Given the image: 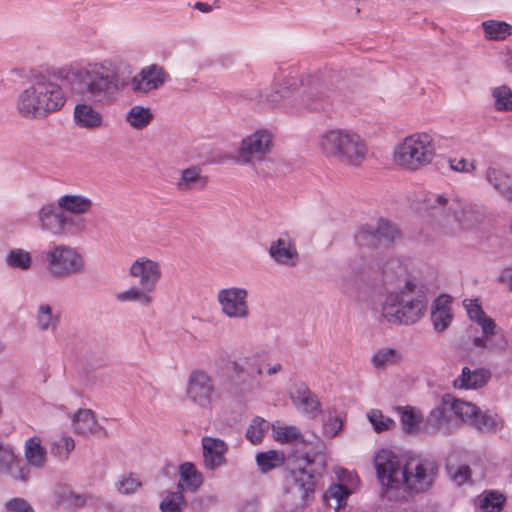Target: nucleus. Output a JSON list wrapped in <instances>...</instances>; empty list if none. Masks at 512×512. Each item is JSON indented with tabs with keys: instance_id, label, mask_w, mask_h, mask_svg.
<instances>
[{
	"instance_id": "obj_1",
	"label": "nucleus",
	"mask_w": 512,
	"mask_h": 512,
	"mask_svg": "<svg viewBox=\"0 0 512 512\" xmlns=\"http://www.w3.org/2000/svg\"><path fill=\"white\" fill-rule=\"evenodd\" d=\"M61 75L78 99L72 114L75 126L87 131L104 129L107 119L99 105L114 103L128 84L117 75L114 61L103 59L71 65L62 69Z\"/></svg>"
},
{
	"instance_id": "obj_2",
	"label": "nucleus",
	"mask_w": 512,
	"mask_h": 512,
	"mask_svg": "<svg viewBox=\"0 0 512 512\" xmlns=\"http://www.w3.org/2000/svg\"><path fill=\"white\" fill-rule=\"evenodd\" d=\"M382 493L390 500L397 499L402 491L421 492L434 482L436 466L427 460L410 459L403 463L392 450H378L373 458Z\"/></svg>"
},
{
	"instance_id": "obj_3",
	"label": "nucleus",
	"mask_w": 512,
	"mask_h": 512,
	"mask_svg": "<svg viewBox=\"0 0 512 512\" xmlns=\"http://www.w3.org/2000/svg\"><path fill=\"white\" fill-rule=\"evenodd\" d=\"M421 209L440 227L468 228L485 216L483 205L461 199L453 193L428 192Z\"/></svg>"
},
{
	"instance_id": "obj_4",
	"label": "nucleus",
	"mask_w": 512,
	"mask_h": 512,
	"mask_svg": "<svg viewBox=\"0 0 512 512\" xmlns=\"http://www.w3.org/2000/svg\"><path fill=\"white\" fill-rule=\"evenodd\" d=\"M316 147L328 160L349 167L361 166L368 155L365 139L348 128L324 130L317 136Z\"/></svg>"
},
{
	"instance_id": "obj_5",
	"label": "nucleus",
	"mask_w": 512,
	"mask_h": 512,
	"mask_svg": "<svg viewBox=\"0 0 512 512\" xmlns=\"http://www.w3.org/2000/svg\"><path fill=\"white\" fill-rule=\"evenodd\" d=\"M66 102L62 87L46 78L37 79L17 97L18 113L28 119H41L60 110Z\"/></svg>"
},
{
	"instance_id": "obj_6",
	"label": "nucleus",
	"mask_w": 512,
	"mask_h": 512,
	"mask_svg": "<svg viewBox=\"0 0 512 512\" xmlns=\"http://www.w3.org/2000/svg\"><path fill=\"white\" fill-rule=\"evenodd\" d=\"M437 156L435 137L427 131H415L393 147L392 161L400 170L418 172L433 164Z\"/></svg>"
},
{
	"instance_id": "obj_7",
	"label": "nucleus",
	"mask_w": 512,
	"mask_h": 512,
	"mask_svg": "<svg viewBox=\"0 0 512 512\" xmlns=\"http://www.w3.org/2000/svg\"><path fill=\"white\" fill-rule=\"evenodd\" d=\"M417 285L408 280L399 291L386 295L382 304L383 318L392 324L411 325L419 321L427 308V299L424 294H414Z\"/></svg>"
},
{
	"instance_id": "obj_8",
	"label": "nucleus",
	"mask_w": 512,
	"mask_h": 512,
	"mask_svg": "<svg viewBox=\"0 0 512 512\" xmlns=\"http://www.w3.org/2000/svg\"><path fill=\"white\" fill-rule=\"evenodd\" d=\"M463 307L469 320L481 329V335L475 336L471 340L473 346L485 352H504L508 347L507 338L499 332L495 321L484 312L480 301L478 299H465Z\"/></svg>"
},
{
	"instance_id": "obj_9",
	"label": "nucleus",
	"mask_w": 512,
	"mask_h": 512,
	"mask_svg": "<svg viewBox=\"0 0 512 512\" xmlns=\"http://www.w3.org/2000/svg\"><path fill=\"white\" fill-rule=\"evenodd\" d=\"M46 269L55 279H63L85 272L86 262L83 254L76 248L64 243H53L43 252Z\"/></svg>"
},
{
	"instance_id": "obj_10",
	"label": "nucleus",
	"mask_w": 512,
	"mask_h": 512,
	"mask_svg": "<svg viewBox=\"0 0 512 512\" xmlns=\"http://www.w3.org/2000/svg\"><path fill=\"white\" fill-rule=\"evenodd\" d=\"M296 463V468L291 471L292 482L289 484L288 493L298 500L296 506H303L313 495L314 478L322 473L324 464L317 463L308 453L299 456Z\"/></svg>"
},
{
	"instance_id": "obj_11",
	"label": "nucleus",
	"mask_w": 512,
	"mask_h": 512,
	"mask_svg": "<svg viewBox=\"0 0 512 512\" xmlns=\"http://www.w3.org/2000/svg\"><path fill=\"white\" fill-rule=\"evenodd\" d=\"M221 315L229 320L244 321L251 315L249 291L242 286H227L217 291Z\"/></svg>"
},
{
	"instance_id": "obj_12",
	"label": "nucleus",
	"mask_w": 512,
	"mask_h": 512,
	"mask_svg": "<svg viewBox=\"0 0 512 512\" xmlns=\"http://www.w3.org/2000/svg\"><path fill=\"white\" fill-rule=\"evenodd\" d=\"M37 220L40 230L54 237L69 234L71 228L80 223L74 216L64 213L57 201L43 204L37 212Z\"/></svg>"
},
{
	"instance_id": "obj_13",
	"label": "nucleus",
	"mask_w": 512,
	"mask_h": 512,
	"mask_svg": "<svg viewBox=\"0 0 512 512\" xmlns=\"http://www.w3.org/2000/svg\"><path fill=\"white\" fill-rule=\"evenodd\" d=\"M273 147V134L269 129L260 128L242 138L238 156L245 164L255 165L265 161Z\"/></svg>"
},
{
	"instance_id": "obj_14",
	"label": "nucleus",
	"mask_w": 512,
	"mask_h": 512,
	"mask_svg": "<svg viewBox=\"0 0 512 512\" xmlns=\"http://www.w3.org/2000/svg\"><path fill=\"white\" fill-rule=\"evenodd\" d=\"M216 395L212 376L204 370H194L187 379L186 396L196 406L211 409Z\"/></svg>"
},
{
	"instance_id": "obj_15",
	"label": "nucleus",
	"mask_w": 512,
	"mask_h": 512,
	"mask_svg": "<svg viewBox=\"0 0 512 512\" xmlns=\"http://www.w3.org/2000/svg\"><path fill=\"white\" fill-rule=\"evenodd\" d=\"M246 366H252L248 357L246 358L245 364L233 361L231 368L233 373L237 376V381L234 385L235 395L240 399L248 400L255 398L262 392L263 385L260 378L263 374V370L258 366L255 374L244 375Z\"/></svg>"
},
{
	"instance_id": "obj_16",
	"label": "nucleus",
	"mask_w": 512,
	"mask_h": 512,
	"mask_svg": "<svg viewBox=\"0 0 512 512\" xmlns=\"http://www.w3.org/2000/svg\"><path fill=\"white\" fill-rule=\"evenodd\" d=\"M128 273L138 280L140 286L152 293L155 292L163 274L161 263L147 256L136 258L131 263Z\"/></svg>"
},
{
	"instance_id": "obj_17",
	"label": "nucleus",
	"mask_w": 512,
	"mask_h": 512,
	"mask_svg": "<svg viewBox=\"0 0 512 512\" xmlns=\"http://www.w3.org/2000/svg\"><path fill=\"white\" fill-rule=\"evenodd\" d=\"M168 73L157 64L148 65L131 78V89L135 93L148 94L161 88L168 79Z\"/></svg>"
},
{
	"instance_id": "obj_18",
	"label": "nucleus",
	"mask_w": 512,
	"mask_h": 512,
	"mask_svg": "<svg viewBox=\"0 0 512 512\" xmlns=\"http://www.w3.org/2000/svg\"><path fill=\"white\" fill-rule=\"evenodd\" d=\"M289 398L297 411L314 419L321 412L317 396L304 382H295L289 389Z\"/></svg>"
},
{
	"instance_id": "obj_19",
	"label": "nucleus",
	"mask_w": 512,
	"mask_h": 512,
	"mask_svg": "<svg viewBox=\"0 0 512 512\" xmlns=\"http://www.w3.org/2000/svg\"><path fill=\"white\" fill-rule=\"evenodd\" d=\"M328 87L321 82H313L303 88L300 94L298 107L285 105L287 113L296 114L301 110L316 111L322 108L328 98Z\"/></svg>"
},
{
	"instance_id": "obj_20",
	"label": "nucleus",
	"mask_w": 512,
	"mask_h": 512,
	"mask_svg": "<svg viewBox=\"0 0 512 512\" xmlns=\"http://www.w3.org/2000/svg\"><path fill=\"white\" fill-rule=\"evenodd\" d=\"M269 256L279 265L294 267L299 261L295 241L287 234L271 242Z\"/></svg>"
},
{
	"instance_id": "obj_21",
	"label": "nucleus",
	"mask_w": 512,
	"mask_h": 512,
	"mask_svg": "<svg viewBox=\"0 0 512 512\" xmlns=\"http://www.w3.org/2000/svg\"><path fill=\"white\" fill-rule=\"evenodd\" d=\"M0 473H5L17 481H29L28 468L23 467L13 447L3 443H0Z\"/></svg>"
},
{
	"instance_id": "obj_22",
	"label": "nucleus",
	"mask_w": 512,
	"mask_h": 512,
	"mask_svg": "<svg viewBox=\"0 0 512 512\" xmlns=\"http://www.w3.org/2000/svg\"><path fill=\"white\" fill-rule=\"evenodd\" d=\"M25 464L28 468L29 480L32 478V470L43 469L48 461V454L42 440L38 436H33L25 440L23 448Z\"/></svg>"
},
{
	"instance_id": "obj_23",
	"label": "nucleus",
	"mask_w": 512,
	"mask_h": 512,
	"mask_svg": "<svg viewBox=\"0 0 512 512\" xmlns=\"http://www.w3.org/2000/svg\"><path fill=\"white\" fill-rule=\"evenodd\" d=\"M202 448L204 457V466L206 469L214 471L225 463V454L228 450L226 443L214 437H203Z\"/></svg>"
},
{
	"instance_id": "obj_24",
	"label": "nucleus",
	"mask_w": 512,
	"mask_h": 512,
	"mask_svg": "<svg viewBox=\"0 0 512 512\" xmlns=\"http://www.w3.org/2000/svg\"><path fill=\"white\" fill-rule=\"evenodd\" d=\"M431 321L436 332L445 331L453 321L452 298L442 294L433 302Z\"/></svg>"
},
{
	"instance_id": "obj_25",
	"label": "nucleus",
	"mask_w": 512,
	"mask_h": 512,
	"mask_svg": "<svg viewBox=\"0 0 512 512\" xmlns=\"http://www.w3.org/2000/svg\"><path fill=\"white\" fill-rule=\"evenodd\" d=\"M298 86V80L295 77L281 76L273 83L271 93L260 95V98L268 104L276 106L280 104L281 100L288 98Z\"/></svg>"
},
{
	"instance_id": "obj_26",
	"label": "nucleus",
	"mask_w": 512,
	"mask_h": 512,
	"mask_svg": "<svg viewBox=\"0 0 512 512\" xmlns=\"http://www.w3.org/2000/svg\"><path fill=\"white\" fill-rule=\"evenodd\" d=\"M34 320L40 332H54L61 321V313L49 303H40L35 310Z\"/></svg>"
},
{
	"instance_id": "obj_27",
	"label": "nucleus",
	"mask_w": 512,
	"mask_h": 512,
	"mask_svg": "<svg viewBox=\"0 0 512 512\" xmlns=\"http://www.w3.org/2000/svg\"><path fill=\"white\" fill-rule=\"evenodd\" d=\"M59 207L64 213L73 215H85L91 212L93 201L83 194H64L57 199Z\"/></svg>"
},
{
	"instance_id": "obj_28",
	"label": "nucleus",
	"mask_w": 512,
	"mask_h": 512,
	"mask_svg": "<svg viewBox=\"0 0 512 512\" xmlns=\"http://www.w3.org/2000/svg\"><path fill=\"white\" fill-rule=\"evenodd\" d=\"M485 179L505 200L512 203V176L495 167H488Z\"/></svg>"
},
{
	"instance_id": "obj_29",
	"label": "nucleus",
	"mask_w": 512,
	"mask_h": 512,
	"mask_svg": "<svg viewBox=\"0 0 512 512\" xmlns=\"http://www.w3.org/2000/svg\"><path fill=\"white\" fill-rule=\"evenodd\" d=\"M489 378L490 372L487 369L470 370L468 367H464L461 374L454 379L453 385L458 389H477L484 386Z\"/></svg>"
},
{
	"instance_id": "obj_30",
	"label": "nucleus",
	"mask_w": 512,
	"mask_h": 512,
	"mask_svg": "<svg viewBox=\"0 0 512 512\" xmlns=\"http://www.w3.org/2000/svg\"><path fill=\"white\" fill-rule=\"evenodd\" d=\"M208 179L202 175L201 168L191 166L181 171L176 182L178 190L188 192L192 190H201L206 187Z\"/></svg>"
},
{
	"instance_id": "obj_31",
	"label": "nucleus",
	"mask_w": 512,
	"mask_h": 512,
	"mask_svg": "<svg viewBox=\"0 0 512 512\" xmlns=\"http://www.w3.org/2000/svg\"><path fill=\"white\" fill-rule=\"evenodd\" d=\"M153 293L142 286H131L115 293V299L121 304H137L141 307H149L154 302Z\"/></svg>"
},
{
	"instance_id": "obj_32",
	"label": "nucleus",
	"mask_w": 512,
	"mask_h": 512,
	"mask_svg": "<svg viewBox=\"0 0 512 512\" xmlns=\"http://www.w3.org/2000/svg\"><path fill=\"white\" fill-rule=\"evenodd\" d=\"M73 431L76 434H100L102 428L95 419L94 413L90 409H80L72 417Z\"/></svg>"
},
{
	"instance_id": "obj_33",
	"label": "nucleus",
	"mask_w": 512,
	"mask_h": 512,
	"mask_svg": "<svg viewBox=\"0 0 512 512\" xmlns=\"http://www.w3.org/2000/svg\"><path fill=\"white\" fill-rule=\"evenodd\" d=\"M154 119V113L148 106L135 104L129 108L124 116L125 122L134 130L147 128Z\"/></svg>"
},
{
	"instance_id": "obj_34",
	"label": "nucleus",
	"mask_w": 512,
	"mask_h": 512,
	"mask_svg": "<svg viewBox=\"0 0 512 512\" xmlns=\"http://www.w3.org/2000/svg\"><path fill=\"white\" fill-rule=\"evenodd\" d=\"M179 487L182 490L195 492L203 483V476L191 462L179 466Z\"/></svg>"
},
{
	"instance_id": "obj_35",
	"label": "nucleus",
	"mask_w": 512,
	"mask_h": 512,
	"mask_svg": "<svg viewBox=\"0 0 512 512\" xmlns=\"http://www.w3.org/2000/svg\"><path fill=\"white\" fill-rule=\"evenodd\" d=\"M443 404L449 405L456 416L473 426L479 412V409L474 404L455 399L450 395L443 398Z\"/></svg>"
},
{
	"instance_id": "obj_36",
	"label": "nucleus",
	"mask_w": 512,
	"mask_h": 512,
	"mask_svg": "<svg viewBox=\"0 0 512 512\" xmlns=\"http://www.w3.org/2000/svg\"><path fill=\"white\" fill-rule=\"evenodd\" d=\"M4 261L9 268L19 271H28L34 264L31 252L20 247L8 250Z\"/></svg>"
},
{
	"instance_id": "obj_37",
	"label": "nucleus",
	"mask_w": 512,
	"mask_h": 512,
	"mask_svg": "<svg viewBox=\"0 0 512 512\" xmlns=\"http://www.w3.org/2000/svg\"><path fill=\"white\" fill-rule=\"evenodd\" d=\"M473 426L482 432L497 433L503 429L504 421L495 411L481 412L479 410Z\"/></svg>"
},
{
	"instance_id": "obj_38",
	"label": "nucleus",
	"mask_w": 512,
	"mask_h": 512,
	"mask_svg": "<svg viewBox=\"0 0 512 512\" xmlns=\"http://www.w3.org/2000/svg\"><path fill=\"white\" fill-rule=\"evenodd\" d=\"M481 27L487 40L503 41L512 35V25L505 21L486 20Z\"/></svg>"
},
{
	"instance_id": "obj_39",
	"label": "nucleus",
	"mask_w": 512,
	"mask_h": 512,
	"mask_svg": "<svg viewBox=\"0 0 512 512\" xmlns=\"http://www.w3.org/2000/svg\"><path fill=\"white\" fill-rule=\"evenodd\" d=\"M493 108L497 112H512V88L506 84L491 89Z\"/></svg>"
},
{
	"instance_id": "obj_40",
	"label": "nucleus",
	"mask_w": 512,
	"mask_h": 512,
	"mask_svg": "<svg viewBox=\"0 0 512 512\" xmlns=\"http://www.w3.org/2000/svg\"><path fill=\"white\" fill-rule=\"evenodd\" d=\"M257 466L262 473L281 467L285 462V454L278 450L259 452L255 457Z\"/></svg>"
},
{
	"instance_id": "obj_41",
	"label": "nucleus",
	"mask_w": 512,
	"mask_h": 512,
	"mask_svg": "<svg viewBox=\"0 0 512 512\" xmlns=\"http://www.w3.org/2000/svg\"><path fill=\"white\" fill-rule=\"evenodd\" d=\"M505 500V496L497 491H485L477 496L475 505L483 512H499Z\"/></svg>"
},
{
	"instance_id": "obj_42",
	"label": "nucleus",
	"mask_w": 512,
	"mask_h": 512,
	"mask_svg": "<svg viewBox=\"0 0 512 512\" xmlns=\"http://www.w3.org/2000/svg\"><path fill=\"white\" fill-rule=\"evenodd\" d=\"M333 472L335 474V482H333V484L338 485L353 494L358 491L360 487V478L354 470L337 466L333 469Z\"/></svg>"
},
{
	"instance_id": "obj_43",
	"label": "nucleus",
	"mask_w": 512,
	"mask_h": 512,
	"mask_svg": "<svg viewBox=\"0 0 512 512\" xmlns=\"http://www.w3.org/2000/svg\"><path fill=\"white\" fill-rule=\"evenodd\" d=\"M400 412V421L404 432L409 434L417 433L423 420L422 413L410 406L401 407L398 409Z\"/></svg>"
},
{
	"instance_id": "obj_44",
	"label": "nucleus",
	"mask_w": 512,
	"mask_h": 512,
	"mask_svg": "<svg viewBox=\"0 0 512 512\" xmlns=\"http://www.w3.org/2000/svg\"><path fill=\"white\" fill-rule=\"evenodd\" d=\"M352 494L353 493L348 492L346 489L332 483L323 494V499L329 507L339 510L346 506L348 498Z\"/></svg>"
},
{
	"instance_id": "obj_45",
	"label": "nucleus",
	"mask_w": 512,
	"mask_h": 512,
	"mask_svg": "<svg viewBox=\"0 0 512 512\" xmlns=\"http://www.w3.org/2000/svg\"><path fill=\"white\" fill-rule=\"evenodd\" d=\"M355 242L359 247H376L380 245L379 234L375 224H365L358 228L355 234Z\"/></svg>"
},
{
	"instance_id": "obj_46",
	"label": "nucleus",
	"mask_w": 512,
	"mask_h": 512,
	"mask_svg": "<svg viewBox=\"0 0 512 512\" xmlns=\"http://www.w3.org/2000/svg\"><path fill=\"white\" fill-rule=\"evenodd\" d=\"M402 359L401 353L394 348H381L372 357L371 362L376 368H384L398 363Z\"/></svg>"
},
{
	"instance_id": "obj_47",
	"label": "nucleus",
	"mask_w": 512,
	"mask_h": 512,
	"mask_svg": "<svg viewBox=\"0 0 512 512\" xmlns=\"http://www.w3.org/2000/svg\"><path fill=\"white\" fill-rule=\"evenodd\" d=\"M269 428V422L257 416L250 422L246 430V438L252 444H259L262 442L264 435L268 432Z\"/></svg>"
},
{
	"instance_id": "obj_48",
	"label": "nucleus",
	"mask_w": 512,
	"mask_h": 512,
	"mask_svg": "<svg viewBox=\"0 0 512 512\" xmlns=\"http://www.w3.org/2000/svg\"><path fill=\"white\" fill-rule=\"evenodd\" d=\"M142 486L139 476L135 473L121 475L115 482V489L119 494L132 495Z\"/></svg>"
},
{
	"instance_id": "obj_49",
	"label": "nucleus",
	"mask_w": 512,
	"mask_h": 512,
	"mask_svg": "<svg viewBox=\"0 0 512 512\" xmlns=\"http://www.w3.org/2000/svg\"><path fill=\"white\" fill-rule=\"evenodd\" d=\"M75 448V441L71 436L63 435L53 440L50 446L52 455L60 460H67Z\"/></svg>"
},
{
	"instance_id": "obj_50",
	"label": "nucleus",
	"mask_w": 512,
	"mask_h": 512,
	"mask_svg": "<svg viewBox=\"0 0 512 512\" xmlns=\"http://www.w3.org/2000/svg\"><path fill=\"white\" fill-rule=\"evenodd\" d=\"M366 416L376 433L391 430L395 426L394 420L384 415L379 409L369 410Z\"/></svg>"
},
{
	"instance_id": "obj_51",
	"label": "nucleus",
	"mask_w": 512,
	"mask_h": 512,
	"mask_svg": "<svg viewBox=\"0 0 512 512\" xmlns=\"http://www.w3.org/2000/svg\"><path fill=\"white\" fill-rule=\"evenodd\" d=\"M377 234H379V242L392 243L400 237V232L395 224L386 219H379L375 224Z\"/></svg>"
},
{
	"instance_id": "obj_52",
	"label": "nucleus",
	"mask_w": 512,
	"mask_h": 512,
	"mask_svg": "<svg viewBox=\"0 0 512 512\" xmlns=\"http://www.w3.org/2000/svg\"><path fill=\"white\" fill-rule=\"evenodd\" d=\"M56 498L59 504L67 508L82 507L86 502L84 496L76 494L65 487L59 488L56 491Z\"/></svg>"
},
{
	"instance_id": "obj_53",
	"label": "nucleus",
	"mask_w": 512,
	"mask_h": 512,
	"mask_svg": "<svg viewBox=\"0 0 512 512\" xmlns=\"http://www.w3.org/2000/svg\"><path fill=\"white\" fill-rule=\"evenodd\" d=\"M273 437L280 443H291L300 437V430L296 426H273Z\"/></svg>"
},
{
	"instance_id": "obj_54",
	"label": "nucleus",
	"mask_w": 512,
	"mask_h": 512,
	"mask_svg": "<svg viewBox=\"0 0 512 512\" xmlns=\"http://www.w3.org/2000/svg\"><path fill=\"white\" fill-rule=\"evenodd\" d=\"M448 165L454 172L472 175L476 170L477 162L472 158L450 157L448 159Z\"/></svg>"
},
{
	"instance_id": "obj_55",
	"label": "nucleus",
	"mask_w": 512,
	"mask_h": 512,
	"mask_svg": "<svg viewBox=\"0 0 512 512\" xmlns=\"http://www.w3.org/2000/svg\"><path fill=\"white\" fill-rule=\"evenodd\" d=\"M184 498L181 492L169 493L161 502L160 509L162 512H182Z\"/></svg>"
},
{
	"instance_id": "obj_56",
	"label": "nucleus",
	"mask_w": 512,
	"mask_h": 512,
	"mask_svg": "<svg viewBox=\"0 0 512 512\" xmlns=\"http://www.w3.org/2000/svg\"><path fill=\"white\" fill-rule=\"evenodd\" d=\"M5 508L8 512H34L31 505L23 498H13L6 502Z\"/></svg>"
},
{
	"instance_id": "obj_57",
	"label": "nucleus",
	"mask_w": 512,
	"mask_h": 512,
	"mask_svg": "<svg viewBox=\"0 0 512 512\" xmlns=\"http://www.w3.org/2000/svg\"><path fill=\"white\" fill-rule=\"evenodd\" d=\"M342 420L339 417L329 418L323 425V433L329 438L335 437L342 430Z\"/></svg>"
},
{
	"instance_id": "obj_58",
	"label": "nucleus",
	"mask_w": 512,
	"mask_h": 512,
	"mask_svg": "<svg viewBox=\"0 0 512 512\" xmlns=\"http://www.w3.org/2000/svg\"><path fill=\"white\" fill-rule=\"evenodd\" d=\"M445 406L446 405L436 407L430 412L428 424L433 426V428L436 430H440L442 423L446 418Z\"/></svg>"
},
{
	"instance_id": "obj_59",
	"label": "nucleus",
	"mask_w": 512,
	"mask_h": 512,
	"mask_svg": "<svg viewBox=\"0 0 512 512\" xmlns=\"http://www.w3.org/2000/svg\"><path fill=\"white\" fill-rule=\"evenodd\" d=\"M471 477V470L468 466L461 465L457 467L455 472L452 474L453 481L458 484L462 485L466 483Z\"/></svg>"
},
{
	"instance_id": "obj_60",
	"label": "nucleus",
	"mask_w": 512,
	"mask_h": 512,
	"mask_svg": "<svg viewBox=\"0 0 512 512\" xmlns=\"http://www.w3.org/2000/svg\"><path fill=\"white\" fill-rule=\"evenodd\" d=\"M498 283L503 285L509 292H512V267L503 268L497 277Z\"/></svg>"
},
{
	"instance_id": "obj_61",
	"label": "nucleus",
	"mask_w": 512,
	"mask_h": 512,
	"mask_svg": "<svg viewBox=\"0 0 512 512\" xmlns=\"http://www.w3.org/2000/svg\"><path fill=\"white\" fill-rule=\"evenodd\" d=\"M282 369H283V366L280 362L271 363V364H268L266 374L268 376H272V375H275V374L279 373L280 371H282Z\"/></svg>"
},
{
	"instance_id": "obj_62",
	"label": "nucleus",
	"mask_w": 512,
	"mask_h": 512,
	"mask_svg": "<svg viewBox=\"0 0 512 512\" xmlns=\"http://www.w3.org/2000/svg\"><path fill=\"white\" fill-rule=\"evenodd\" d=\"M194 8L203 13H209L212 11V6L204 2H196Z\"/></svg>"
},
{
	"instance_id": "obj_63",
	"label": "nucleus",
	"mask_w": 512,
	"mask_h": 512,
	"mask_svg": "<svg viewBox=\"0 0 512 512\" xmlns=\"http://www.w3.org/2000/svg\"><path fill=\"white\" fill-rule=\"evenodd\" d=\"M123 512H147L142 506H129L123 510Z\"/></svg>"
},
{
	"instance_id": "obj_64",
	"label": "nucleus",
	"mask_w": 512,
	"mask_h": 512,
	"mask_svg": "<svg viewBox=\"0 0 512 512\" xmlns=\"http://www.w3.org/2000/svg\"><path fill=\"white\" fill-rule=\"evenodd\" d=\"M510 229H511V231H512V221H511V224H510Z\"/></svg>"
}]
</instances>
